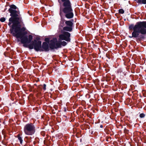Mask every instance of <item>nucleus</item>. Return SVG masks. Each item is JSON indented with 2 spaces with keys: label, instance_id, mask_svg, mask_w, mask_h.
Instances as JSON below:
<instances>
[{
  "label": "nucleus",
  "instance_id": "obj_9",
  "mask_svg": "<svg viewBox=\"0 0 146 146\" xmlns=\"http://www.w3.org/2000/svg\"><path fill=\"white\" fill-rule=\"evenodd\" d=\"M50 47L49 45L46 42H43L42 43V45L41 44L40 47L37 48L35 49V50L37 51L40 52H48L49 50Z\"/></svg>",
  "mask_w": 146,
  "mask_h": 146
},
{
  "label": "nucleus",
  "instance_id": "obj_7",
  "mask_svg": "<svg viewBox=\"0 0 146 146\" xmlns=\"http://www.w3.org/2000/svg\"><path fill=\"white\" fill-rule=\"evenodd\" d=\"M73 21V19L70 20H65V24L66 26L63 27V30L64 31L68 32L72 31L74 27Z\"/></svg>",
  "mask_w": 146,
  "mask_h": 146
},
{
  "label": "nucleus",
  "instance_id": "obj_13",
  "mask_svg": "<svg viewBox=\"0 0 146 146\" xmlns=\"http://www.w3.org/2000/svg\"><path fill=\"white\" fill-rule=\"evenodd\" d=\"M137 2L141 4H146V0H138Z\"/></svg>",
  "mask_w": 146,
  "mask_h": 146
},
{
  "label": "nucleus",
  "instance_id": "obj_17",
  "mask_svg": "<svg viewBox=\"0 0 146 146\" xmlns=\"http://www.w3.org/2000/svg\"><path fill=\"white\" fill-rule=\"evenodd\" d=\"M44 41L48 44L49 43L50 41V39L48 38H45L44 39Z\"/></svg>",
  "mask_w": 146,
  "mask_h": 146
},
{
  "label": "nucleus",
  "instance_id": "obj_14",
  "mask_svg": "<svg viewBox=\"0 0 146 146\" xmlns=\"http://www.w3.org/2000/svg\"><path fill=\"white\" fill-rule=\"evenodd\" d=\"M139 116L140 118H144L145 117V115L143 113H141L139 114Z\"/></svg>",
  "mask_w": 146,
  "mask_h": 146
},
{
  "label": "nucleus",
  "instance_id": "obj_30",
  "mask_svg": "<svg viewBox=\"0 0 146 146\" xmlns=\"http://www.w3.org/2000/svg\"><path fill=\"white\" fill-rule=\"evenodd\" d=\"M35 85L36 86V84H35Z\"/></svg>",
  "mask_w": 146,
  "mask_h": 146
},
{
  "label": "nucleus",
  "instance_id": "obj_22",
  "mask_svg": "<svg viewBox=\"0 0 146 146\" xmlns=\"http://www.w3.org/2000/svg\"><path fill=\"white\" fill-rule=\"evenodd\" d=\"M124 132L125 133H128V132H129V130H128L126 129L125 128L124 130Z\"/></svg>",
  "mask_w": 146,
  "mask_h": 146
},
{
  "label": "nucleus",
  "instance_id": "obj_23",
  "mask_svg": "<svg viewBox=\"0 0 146 146\" xmlns=\"http://www.w3.org/2000/svg\"><path fill=\"white\" fill-rule=\"evenodd\" d=\"M100 128H102L103 127V126L102 125H100Z\"/></svg>",
  "mask_w": 146,
  "mask_h": 146
},
{
  "label": "nucleus",
  "instance_id": "obj_16",
  "mask_svg": "<svg viewBox=\"0 0 146 146\" xmlns=\"http://www.w3.org/2000/svg\"><path fill=\"white\" fill-rule=\"evenodd\" d=\"M5 19L4 17H1L0 19V21L2 22H3L5 21Z\"/></svg>",
  "mask_w": 146,
  "mask_h": 146
},
{
  "label": "nucleus",
  "instance_id": "obj_1",
  "mask_svg": "<svg viewBox=\"0 0 146 146\" xmlns=\"http://www.w3.org/2000/svg\"><path fill=\"white\" fill-rule=\"evenodd\" d=\"M8 11L11 17L9 19L8 25L10 28V33L13 36L17 38H20L24 35H26L27 32L25 31V27H21V23H23V20L20 11L18 8L14 4L9 5Z\"/></svg>",
  "mask_w": 146,
  "mask_h": 146
},
{
  "label": "nucleus",
  "instance_id": "obj_27",
  "mask_svg": "<svg viewBox=\"0 0 146 146\" xmlns=\"http://www.w3.org/2000/svg\"><path fill=\"white\" fill-rule=\"evenodd\" d=\"M40 88V86H39L38 87V89H39V88Z\"/></svg>",
  "mask_w": 146,
  "mask_h": 146
},
{
  "label": "nucleus",
  "instance_id": "obj_21",
  "mask_svg": "<svg viewBox=\"0 0 146 146\" xmlns=\"http://www.w3.org/2000/svg\"><path fill=\"white\" fill-rule=\"evenodd\" d=\"M111 139V138L110 137H106V140L107 141H109L110 140H109V139Z\"/></svg>",
  "mask_w": 146,
  "mask_h": 146
},
{
  "label": "nucleus",
  "instance_id": "obj_18",
  "mask_svg": "<svg viewBox=\"0 0 146 146\" xmlns=\"http://www.w3.org/2000/svg\"><path fill=\"white\" fill-rule=\"evenodd\" d=\"M46 134V132L44 131H42L41 132L40 134L43 137H44Z\"/></svg>",
  "mask_w": 146,
  "mask_h": 146
},
{
  "label": "nucleus",
  "instance_id": "obj_19",
  "mask_svg": "<svg viewBox=\"0 0 146 146\" xmlns=\"http://www.w3.org/2000/svg\"><path fill=\"white\" fill-rule=\"evenodd\" d=\"M41 86L42 87V88L44 90H46V84H44L43 86L41 85Z\"/></svg>",
  "mask_w": 146,
  "mask_h": 146
},
{
  "label": "nucleus",
  "instance_id": "obj_6",
  "mask_svg": "<svg viewBox=\"0 0 146 146\" xmlns=\"http://www.w3.org/2000/svg\"><path fill=\"white\" fill-rule=\"evenodd\" d=\"M24 131L25 134L32 135L35 132V127L32 123H27L24 127Z\"/></svg>",
  "mask_w": 146,
  "mask_h": 146
},
{
  "label": "nucleus",
  "instance_id": "obj_3",
  "mask_svg": "<svg viewBox=\"0 0 146 146\" xmlns=\"http://www.w3.org/2000/svg\"><path fill=\"white\" fill-rule=\"evenodd\" d=\"M62 2L63 7H60L59 15L61 18L63 15L65 18L70 19L72 18L74 14L70 0H61Z\"/></svg>",
  "mask_w": 146,
  "mask_h": 146
},
{
  "label": "nucleus",
  "instance_id": "obj_12",
  "mask_svg": "<svg viewBox=\"0 0 146 146\" xmlns=\"http://www.w3.org/2000/svg\"><path fill=\"white\" fill-rule=\"evenodd\" d=\"M17 137L19 141L21 144H22L23 141L22 137L21 136V135L20 134H18L17 135Z\"/></svg>",
  "mask_w": 146,
  "mask_h": 146
},
{
  "label": "nucleus",
  "instance_id": "obj_20",
  "mask_svg": "<svg viewBox=\"0 0 146 146\" xmlns=\"http://www.w3.org/2000/svg\"><path fill=\"white\" fill-rule=\"evenodd\" d=\"M106 57L107 58H108L109 59H110L111 58L110 57V55H109V53H106Z\"/></svg>",
  "mask_w": 146,
  "mask_h": 146
},
{
  "label": "nucleus",
  "instance_id": "obj_8",
  "mask_svg": "<svg viewBox=\"0 0 146 146\" xmlns=\"http://www.w3.org/2000/svg\"><path fill=\"white\" fill-rule=\"evenodd\" d=\"M70 36L71 34L70 33L67 31H64L63 34L59 35L58 40L60 41L65 40L67 42H70Z\"/></svg>",
  "mask_w": 146,
  "mask_h": 146
},
{
  "label": "nucleus",
  "instance_id": "obj_24",
  "mask_svg": "<svg viewBox=\"0 0 146 146\" xmlns=\"http://www.w3.org/2000/svg\"><path fill=\"white\" fill-rule=\"evenodd\" d=\"M58 1L59 3H60L61 1H60V0H58Z\"/></svg>",
  "mask_w": 146,
  "mask_h": 146
},
{
  "label": "nucleus",
  "instance_id": "obj_4",
  "mask_svg": "<svg viewBox=\"0 0 146 146\" xmlns=\"http://www.w3.org/2000/svg\"><path fill=\"white\" fill-rule=\"evenodd\" d=\"M129 30L133 31L132 33V36H129V38H136L137 42L141 41L145 38V36L136 24L135 25L133 24L129 25Z\"/></svg>",
  "mask_w": 146,
  "mask_h": 146
},
{
  "label": "nucleus",
  "instance_id": "obj_2",
  "mask_svg": "<svg viewBox=\"0 0 146 146\" xmlns=\"http://www.w3.org/2000/svg\"><path fill=\"white\" fill-rule=\"evenodd\" d=\"M20 38L21 43L23 44V46L30 49H37L41 46L42 42L40 40V38L39 37H36L35 39L32 40L33 39L32 35H30L28 36L25 35L21 37Z\"/></svg>",
  "mask_w": 146,
  "mask_h": 146
},
{
  "label": "nucleus",
  "instance_id": "obj_28",
  "mask_svg": "<svg viewBox=\"0 0 146 146\" xmlns=\"http://www.w3.org/2000/svg\"><path fill=\"white\" fill-rule=\"evenodd\" d=\"M51 98H52V96H51L50 97Z\"/></svg>",
  "mask_w": 146,
  "mask_h": 146
},
{
  "label": "nucleus",
  "instance_id": "obj_29",
  "mask_svg": "<svg viewBox=\"0 0 146 146\" xmlns=\"http://www.w3.org/2000/svg\"><path fill=\"white\" fill-rule=\"evenodd\" d=\"M134 1H136L137 0H133Z\"/></svg>",
  "mask_w": 146,
  "mask_h": 146
},
{
  "label": "nucleus",
  "instance_id": "obj_10",
  "mask_svg": "<svg viewBox=\"0 0 146 146\" xmlns=\"http://www.w3.org/2000/svg\"><path fill=\"white\" fill-rule=\"evenodd\" d=\"M145 36L146 35V21H139L136 23Z\"/></svg>",
  "mask_w": 146,
  "mask_h": 146
},
{
  "label": "nucleus",
  "instance_id": "obj_11",
  "mask_svg": "<svg viewBox=\"0 0 146 146\" xmlns=\"http://www.w3.org/2000/svg\"><path fill=\"white\" fill-rule=\"evenodd\" d=\"M32 137L30 136H26L24 138L25 141L28 143L31 142L32 141Z\"/></svg>",
  "mask_w": 146,
  "mask_h": 146
},
{
  "label": "nucleus",
  "instance_id": "obj_5",
  "mask_svg": "<svg viewBox=\"0 0 146 146\" xmlns=\"http://www.w3.org/2000/svg\"><path fill=\"white\" fill-rule=\"evenodd\" d=\"M50 43L49 44L50 48L51 50L54 49H57L58 48H61L62 46H65L67 43L65 41H60L57 40L56 38H54L51 40Z\"/></svg>",
  "mask_w": 146,
  "mask_h": 146
},
{
  "label": "nucleus",
  "instance_id": "obj_25",
  "mask_svg": "<svg viewBox=\"0 0 146 146\" xmlns=\"http://www.w3.org/2000/svg\"><path fill=\"white\" fill-rule=\"evenodd\" d=\"M64 111H66V109H65L64 110Z\"/></svg>",
  "mask_w": 146,
  "mask_h": 146
},
{
  "label": "nucleus",
  "instance_id": "obj_15",
  "mask_svg": "<svg viewBox=\"0 0 146 146\" xmlns=\"http://www.w3.org/2000/svg\"><path fill=\"white\" fill-rule=\"evenodd\" d=\"M118 12L120 14H123L124 13V11L123 9H120L119 10Z\"/></svg>",
  "mask_w": 146,
  "mask_h": 146
},
{
  "label": "nucleus",
  "instance_id": "obj_26",
  "mask_svg": "<svg viewBox=\"0 0 146 146\" xmlns=\"http://www.w3.org/2000/svg\"><path fill=\"white\" fill-rule=\"evenodd\" d=\"M64 117H67L65 115H64Z\"/></svg>",
  "mask_w": 146,
  "mask_h": 146
}]
</instances>
